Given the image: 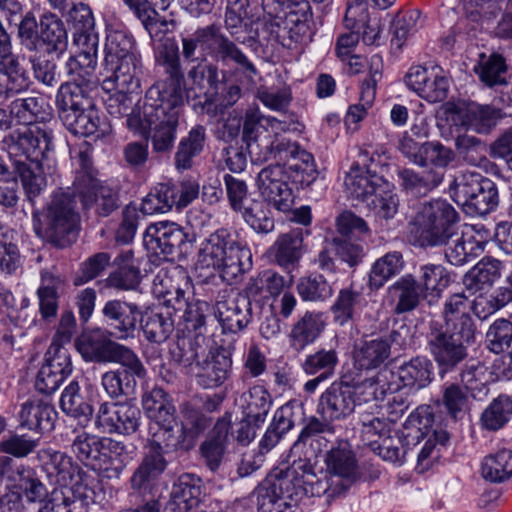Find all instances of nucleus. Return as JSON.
<instances>
[{"label": "nucleus", "instance_id": "obj_1", "mask_svg": "<svg viewBox=\"0 0 512 512\" xmlns=\"http://www.w3.org/2000/svg\"><path fill=\"white\" fill-rule=\"evenodd\" d=\"M392 377L393 372L384 368L359 383L351 384L346 377L332 383L320 397L319 411L322 417L338 420L350 415L357 405L382 400L398 389L397 384L390 382Z\"/></svg>", "mask_w": 512, "mask_h": 512}, {"label": "nucleus", "instance_id": "obj_2", "mask_svg": "<svg viewBox=\"0 0 512 512\" xmlns=\"http://www.w3.org/2000/svg\"><path fill=\"white\" fill-rule=\"evenodd\" d=\"M186 438L184 425L149 426L143 458L129 480L131 489L138 494L150 490L152 483L167 469L168 457L179 450L188 451L191 448Z\"/></svg>", "mask_w": 512, "mask_h": 512}, {"label": "nucleus", "instance_id": "obj_3", "mask_svg": "<svg viewBox=\"0 0 512 512\" xmlns=\"http://www.w3.org/2000/svg\"><path fill=\"white\" fill-rule=\"evenodd\" d=\"M35 233L57 248H66L76 242L80 231V215L76 198L68 188H57L50 195L42 211L33 212Z\"/></svg>", "mask_w": 512, "mask_h": 512}, {"label": "nucleus", "instance_id": "obj_4", "mask_svg": "<svg viewBox=\"0 0 512 512\" xmlns=\"http://www.w3.org/2000/svg\"><path fill=\"white\" fill-rule=\"evenodd\" d=\"M185 104L144 99L142 114L129 116V129L148 137L155 153H169L176 140L177 129Z\"/></svg>", "mask_w": 512, "mask_h": 512}, {"label": "nucleus", "instance_id": "obj_5", "mask_svg": "<svg viewBox=\"0 0 512 512\" xmlns=\"http://www.w3.org/2000/svg\"><path fill=\"white\" fill-rule=\"evenodd\" d=\"M251 252L239 235L227 228L217 229L202 243L198 262L203 267H212L221 273L226 282L232 284L251 266Z\"/></svg>", "mask_w": 512, "mask_h": 512}, {"label": "nucleus", "instance_id": "obj_6", "mask_svg": "<svg viewBox=\"0 0 512 512\" xmlns=\"http://www.w3.org/2000/svg\"><path fill=\"white\" fill-rule=\"evenodd\" d=\"M17 38L26 51L60 57L68 48V34L64 22L47 11L37 20L33 11H26L18 25Z\"/></svg>", "mask_w": 512, "mask_h": 512}, {"label": "nucleus", "instance_id": "obj_7", "mask_svg": "<svg viewBox=\"0 0 512 512\" xmlns=\"http://www.w3.org/2000/svg\"><path fill=\"white\" fill-rule=\"evenodd\" d=\"M459 215L445 200L421 203L409 221L410 236L420 247L442 246L443 241L458 228Z\"/></svg>", "mask_w": 512, "mask_h": 512}, {"label": "nucleus", "instance_id": "obj_8", "mask_svg": "<svg viewBox=\"0 0 512 512\" xmlns=\"http://www.w3.org/2000/svg\"><path fill=\"white\" fill-rule=\"evenodd\" d=\"M103 66L108 77L126 89L140 87L141 61L135 50V40L126 29L109 28L104 48Z\"/></svg>", "mask_w": 512, "mask_h": 512}, {"label": "nucleus", "instance_id": "obj_9", "mask_svg": "<svg viewBox=\"0 0 512 512\" xmlns=\"http://www.w3.org/2000/svg\"><path fill=\"white\" fill-rule=\"evenodd\" d=\"M158 53L166 78L152 85L144 99L185 104V77L177 43L174 39L166 38Z\"/></svg>", "mask_w": 512, "mask_h": 512}, {"label": "nucleus", "instance_id": "obj_10", "mask_svg": "<svg viewBox=\"0 0 512 512\" xmlns=\"http://www.w3.org/2000/svg\"><path fill=\"white\" fill-rule=\"evenodd\" d=\"M53 131L45 126H27L17 128L3 138L12 165L16 161L42 162L54 149Z\"/></svg>", "mask_w": 512, "mask_h": 512}, {"label": "nucleus", "instance_id": "obj_11", "mask_svg": "<svg viewBox=\"0 0 512 512\" xmlns=\"http://www.w3.org/2000/svg\"><path fill=\"white\" fill-rule=\"evenodd\" d=\"M112 362L118 363L120 367L102 374L101 386L104 391L112 399L132 395L137 385L136 378H143L146 375L141 360L130 349Z\"/></svg>", "mask_w": 512, "mask_h": 512}, {"label": "nucleus", "instance_id": "obj_12", "mask_svg": "<svg viewBox=\"0 0 512 512\" xmlns=\"http://www.w3.org/2000/svg\"><path fill=\"white\" fill-rule=\"evenodd\" d=\"M69 441L71 453L90 468L99 466V461L106 452H113L117 457L126 453V446L122 442L99 437L86 432L83 428H74Z\"/></svg>", "mask_w": 512, "mask_h": 512}, {"label": "nucleus", "instance_id": "obj_13", "mask_svg": "<svg viewBox=\"0 0 512 512\" xmlns=\"http://www.w3.org/2000/svg\"><path fill=\"white\" fill-rule=\"evenodd\" d=\"M289 175L279 163L263 168L257 175L256 185L263 200L281 212H288L294 205Z\"/></svg>", "mask_w": 512, "mask_h": 512}, {"label": "nucleus", "instance_id": "obj_14", "mask_svg": "<svg viewBox=\"0 0 512 512\" xmlns=\"http://www.w3.org/2000/svg\"><path fill=\"white\" fill-rule=\"evenodd\" d=\"M194 239L175 222L161 221L150 224L144 233L146 248L164 258L186 252V245Z\"/></svg>", "mask_w": 512, "mask_h": 512}, {"label": "nucleus", "instance_id": "obj_15", "mask_svg": "<svg viewBox=\"0 0 512 512\" xmlns=\"http://www.w3.org/2000/svg\"><path fill=\"white\" fill-rule=\"evenodd\" d=\"M427 342L441 375L453 371L468 356L467 347L444 331L437 321L429 325Z\"/></svg>", "mask_w": 512, "mask_h": 512}, {"label": "nucleus", "instance_id": "obj_16", "mask_svg": "<svg viewBox=\"0 0 512 512\" xmlns=\"http://www.w3.org/2000/svg\"><path fill=\"white\" fill-rule=\"evenodd\" d=\"M273 159L289 163V169L296 173L295 181L302 186H309L318 176L313 155L283 135H274Z\"/></svg>", "mask_w": 512, "mask_h": 512}, {"label": "nucleus", "instance_id": "obj_17", "mask_svg": "<svg viewBox=\"0 0 512 512\" xmlns=\"http://www.w3.org/2000/svg\"><path fill=\"white\" fill-rule=\"evenodd\" d=\"M141 417L140 409L129 401L104 402L99 406L95 426L105 433L131 435L138 430Z\"/></svg>", "mask_w": 512, "mask_h": 512}, {"label": "nucleus", "instance_id": "obj_18", "mask_svg": "<svg viewBox=\"0 0 512 512\" xmlns=\"http://www.w3.org/2000/svg\"><path fill=\"white\" fill-rule=\"evenodd\" d=\"M446 110L457 116V121L461 126L478 134L490 133L499 120L511 114V112H506L496 106L495 101L492 104L469 102L456 105L447 103Z\"/></svg>", "mask_w": 512, "mask_h": 512}, {"label": "nucleus", "instance_id": "obj_19", "mask_svg": "<svg viewBox=\"0 0 512 512\" xmlns=\"http://www.w3.org/2000/svg\"><path fill=\"white\" fill-rule=\"evenodd\" d=\"M17 475L12 489L0 497V505L7 506V511L18 510L23 498L28 503H42L51 495L32 467L24 464L18 465Z\"/></svg>", "mask_w": 512, "mask_h": 512}, {"label": "nucleus", "instance_id": "obj_20", "mask_svg": "<svg viewBox=\"0 0 512 512\" xmlns=\"http://www.w3.org/2000/svg\"><path fill=\"white\" fill-rule=\"evenodd\" d=\"M75 347L87 362L112 363V360L131 348L113 341L110 333L102 329L83 332L77 337Z\"/></svg>", "mask_w": 512, "mask_h": 512}, {"label": "nucleus", "instance_id": "obj_21", "mask_svg": "<svg viewBox=\"0 0 512 512\" xmlns=\"http://www.w3.org/2000/svg\"><path fill=\"white\" fill-rule=\"evenodd\" d=\"M214 315L224 332L238 333L252 320L251 300L243 292L222 295L216 301Z\"/></svg>", "mask_w": 512, "mask_h": 512}, {"label": "nucleus", "instance_id": "obj_22", "mask_svg": "<svg viewBox=\"0 0 512 512\" xmlns=\"http://www.w3.org/2000/svg\"><path fill=\"white\" fill-rule=\"evenodd\" d=\"M306 468V464L294 462L292 466L275 472L266 481L280 496H283L286 502H297L303 496L313 494L312 489L308 487L310 483L308 478L314 475L307 472Z\"/></svg>", "mask_w": 512, "mask_h": 512}, {"label": "nucleus", "instance_id": "obj_23", "mask_svg": "<svg viewBox=\"0 0 512 512\" xmlns=\"http://www.w3.org/2000/svg\"><path fill=\"white\" fill-rule=\"evenodd\" d=\"M72 191L83 210L93 209L98 216L107 217L119 208V193L106 182L97 180L88 186L82 184L80 189Z\"/></svg>", "mask_w": 512, "mask_h": 512}, {"label": "nucleus", "instance_id": "obj_24", "mask_svg": "<svg viewBox=\"0 0 512 512\" xmlns=\"http://www.w3.org/2000/svg\"><path fill=\"white\" fill-rule=\"evenodd\" d=\"M187 76L190 81L187 94L193 93L196 98H204V104H212L217 100L223 82L219 79V69L215 64L200 61L189 69Z\"/></svg>", "mask_w": 512, "mask_h": 512}, {"label": "nucleus", "instance_id": "obj_25", "mask_svg": "<svg viewBox=\"0 0 512 512\" xmlns=\"http://www.w3.org/2000/svg\"><path fill=\"white\" fill-rule=\"evenodd\" d=\"M308 234L309 230L302 227L280 234L269 249L274 262L288 271L295 269L304 253V236Z\"/></svg>", "mask_w": 512, "mask_h": 512}, {"label": "nucleus", "instance_id": "obj_26", "mask_svg": "<svg viewBox=\"0 0 512 512\" xmlns=\"http://www.w3.org/2000/svg\"><path fill=\"white\" fill-rule=\"evenodd\" d=\"M209 56L223 65H236L243 73L251 76L257 73L254 64L247 58L236 45L237 41L231 40L221 32L220 26L214 24Z\"/></svg>", "mask_w": 512, "mask_h": 512}, {"label": "nucleus", "instance_id": "obj_27", "mask_svg": "<svg viewBox=\"0 0 512 512\" xmlns=\"http://www.w3.org/2000/svg\"><path fill=\"white\" fill-rule=\"evenodd\" d=\"M232 360L224 350H209L202 361H197L195 376L198 385L205 389L221 386L230 373Z\"/></svg>", "mask_w": 512, "mask_h": 512}, {"label": "nucleus", "instance_id": "obj_28", "mask_svg": "<svg viewBox=\"0 0 512 512\" xmlns=\"http://www.w3.org/2000/svg\"><path fill=\"white\" fill-rule=\"evenodd\" d=\"M105 322L117 332L118 339L133 336L141 311L137 304L118 299L109 300L102 308Z\"/></svg>", "mask_w": 512, "mask_h": 512}, {"label": "nucleus", "instance_id": "obj_29", "mask_svg": "<svg viewBox=\"0 0 512 512\" xmlns=\"http://www.w3.org/2000/svg\"><path fill=\"white\" fill-rule=\"evenodd\" d=\"M202 496V480L194 474L183 473L172 485L170 509L173 512H189L200 504Z\"/></svg>", "mask_w": 512, "mask_h": 512}, {"label": "nucleus", "instance_id": "obj_30", "mask_svg": "<svg viewBox=\"0 0 512 512\" xmlns=\"http://www.w3.org/2000/svg\"><path fill=\"white\" fill-rule=\"evenodd\" d=\"M424 297L421 284L410 274L402 276L387 289V299L396 314L413 311Z\"/></svg>", "mask_w": 512, "mask_h": 512}, {"label": "nucleus", "instance_id": "obj_31", "mask_svg": "<svg viewBox=\"0 0 512 512\" xmlns=\"http://www.w3.org/2000/svg\"><path fill=\"white\" fill-rule=\"evenodd\" d=\"M65 128L73 135L102 138L110 133V126L100 118L96 105L77 110L59 118Z\"/></svg>", "mask_w": 512, "mask_h": 512}, {"label": "nucleus", "instance_id": "obj_32", "mask_svg": "<svg viewBox=\"0 0 512 512\" xmlns=\"http://www.w3.org/2000/svg\"><path fill=\"white\" fill-rule=\"evenodd\" d=\"M58 413L55 407L43 399H29L22 404L19 421L20 425L29 430L41 433L54 429Z\"/></svg>", "mask_w": 512, "mask_h": 512}, {"label": "nucleus", "instance_id": "obj_33", "mask_svg": "<svg viewBox=\"0 0 512 512\" xmlns=\"http://www.w3.org/2000/svg\"><path fill=\"white\" fill-rule=\"evenodd\" d=\"M445 246L446 260L454 266H462L474 260L484 250V243L478 241L473 235L454 230L442 243Z\"/></svg>", "mask_w": 512, "mask_h": 512}, {"label": "nucleus", "instance_id": "obj_34", "mask_svg": "<svg viewBox=\"0 0 512 512\" xmlns=\"http://www.w3.org/2000/svg\"><path fill=\"white\" fill-rule=\"evenodd\" d=\"M385 184L383 177L359 165H353L344 179L348 197L362 201L374 195Z\"/></svg>", "mask_w": 512, "mask_h": 512}, {"label": "nucleus", "instance_id": "obj_35", "mask_svg": "<svg viewBox=\"0 0 512 512\" xmlns=\"http://www.w3.org/2000/svg\"><path fill=\"white\" fill-rule=\"evenodd\" d=\"M55 103L59 118L95 104L90 95L89 85L84 80L62 83L57 91Z\"/></svg>", "mask_w": 512, "mask_h": 512}, {"label": "nucleus", "instance_id": "obj_36", "mask_svg": "<svg viewBox=\"0 0 512 512\" xmlns=\"http://www.w3.org/2000/svg\"><path fill=\"white\" fill-rule=\"evenodd\" d=\"M208 348V339L205 334L187 335L178 337L171 345L169 353L172 361L183 368L197 365L200 357H204Z\"/></svg>", "mask_w": 512, "mask_h": 512}, {"label": "nucleus", "instance_id": "obj_37", "mask_svg": "<svg viewBox=\"0 0 512 512\" xmlns=\"http://www.w3.org/2000/svg\"><path fill=\"white\" fill-rule=\"evenodd\" d=\"M397 175L402 190L413 196L426 195L443 180V173L432 168L421 172L411 168H402L397 171Z\"/></svg>", "mask_w": 512, "mask_h": 512}, {"label": "nucleus", "instance_id": "obj_38", "mask_svg": "<svg viewBox=\"0 0 512 512\" xmlns=\"http://www.w3.org/2000/svg\"><path fill=\"white\" fill-rule=\"evenodd\" d=\"M206 142V129L202 125L191 128L187 136L181 138L174 155V165L177 171L189 170L194 165V159L200 156Z\"/></svg>", "mask_w": 512, "mask_h": 512}, {"label": "nucleus", "instance_id": "obj_39", "mask_svg": "<svg viewBox=\"0 0 512 512\" xmlns=\"http://www.w3.org/2000/svg\"><path fill=\"white\" fill-rule=\"evenodd\" d=\"M389 357L388 342L380 336L361 340L353 351L354 365L359 369H377L381 367Z\"/></svg>", "mask_w": 512, "mask_h": 512}, {"label": "nucleus", "instance_id": "obj_40", "mask_svg": "<svg viewBox=\"0 0 512 512\" xmlns=\"http://www.w3.org/2000/svg\"><path fill=\"white\" fill-rule=\"evenodd\" d=\"M17 173V179L21 181V185L27 201L32 205L36 199L45 191L47 187V178L43 172L42 162L31 163L16 161L12 165Z\"/></svg>", "mask_w": 512, "mask_h": 512}, {"label": "nucleus", "instance_id": "obj_41", "mask_svg": "<svg viewBox=\"0 0 512 512\" xmlns=\"http://www.w3.org/2000/svg\"><path fill=\"white\" fill-rule=\"evenodd\" d=\"M480 474L486 482H508L512 478V450L503 448L486 455L481 462Z\"/></svg>", "mask_w": 512, "mask_h": 512}, {"label": "nucleus", "instance_id": "obj_42", "mask_svg": "<svg viewBox=\"0 0 512 512\" xmlns=\"http://www.w3.org/2000/svg\"><path fill=\"white\" fill-rule=\"evenodd\" d=\"M286 281L282 275L271 269L259 272L247 282L243 293L249 300L265 299L278 296L284 289Z\"/></svg>", "mask_w": 512, "mask_h": 512}, {"label": "nucleus", "instance_id": "obj_43", "mask_svg": "<svg viewBox=\"0 0 512 512\" xmlns=\"http://www.w3.org/2000/svg\"><path fill=\"white\" fill-rule=\"evenodd\" d=\"M324 329L320 313L306 312L292 327L289 339L295 351H302L312 344Z\"/></svg>", "mask_w": 512, "mask_h": 512}, {"label": "nucleus", "instance_id": "obj_44", "mask_svg": "<svg viewBox=\"0 0 512 512\" xmlns=\"http://www.w3.org/2000/svg\"><path fill=\"white\" fill-rule=\"evenodd\" d=\"M378 64L379 59L377 57H373L371 65H376V68L374 70L371 69L369 76L362 82L359 103L349 107L345 117L346 123H358L365 117L367 109L372 106L376 96V85L381 79Z\"/></svg>", "mask_w": 512, "mask_h": 512}, {"label": "nucleus", "instance_id": "obj_45", "mask_svg": "<svg viewBox=\"0 0 512 512\" xmlns=\"http://www.w3.org/2000/svg\"><path fill=\"white\" fill-rule=\"evenodd\" d=\"M404 268L403 255L399 251L387 252L378 258L371 266L368 286L371 290H379L392 277L398 275Z\"/></svg>", "mask_w": 512, "mask_h": 512}, {"label": "nucleus", "instance_id": "obj_46", "mask_svg": "<svg viewBox=\"0 0 512 512\" xmlns=\"http://www.w3.org/2000/svg\"><path fill=\"white\" fill-rule=\"evenodd\" d=\"M140 324L146 339L153 343L165 342L174 330V321L169 313L157 309L141 312Z\"/></svg>", "mask_w": 512, "mask_h": 512}, {"label": "nucleus", "instance_id": "obj_47", "mask_svg": "<svg viewBox=\"0 0 512 512\" xmlns=\"http://www.w3.org/2000/svg\"><path fill=\"white\" fill-rule=\"evenodd\" d=\"M9 108L17 123L24 127L38 126L36 123L44 121L48 115L46 103L39 96L16 98L9 104Z\"/></svg>", "mask_w": 512, "mask_h": 512}, {"label": "nucleus", "instance_id": "obj_48", "mask_svg": "<svg viewBox=\"0 0 512 512\" xmlns=\"http://www.w3.org/2000/svg\"><path fill=\"white\" fill-rule=\"evenodd\" d=\"M0 74L10 87L14 96L28 89L30 85L29 72L19 55L10 52L0 58Z\"/></svg>", "mask_w": 512, "mask_h": 512}, {"label": "nucleus", "instance_id": "obj_49", "mask_svg": "<svg viewBox=\"0 0 512 512\" xmlns=\"http://www.w3.org/2000/svg\"><path fill=\"white\" fill-rule=\"evenodd\" d=\"M103 87L107 90H117V92L110 96L106 102V108L110 115L116 118L127 116L128 120L130 115L138 113L139 111L142 113V106L137 109L133 108L134 100L131 95L140 87H135L133 89L122 88L113 80V77L108 76L103 80Z\"/></svg>", "mask_w": 512, "mask_h": 512}, {"label": "nucleus", "instance_id": "obj_50", "mask_svg": "<svg viewBox=\"0 0 512 512\" xmlns=\"http://www.w3.org/2000/svg\"><path fill=\"white\" fill-rule=\"evenodd\" d=\"M325 461L330 474L343 478L348 482H354L357 479V461L347 444L331 449Z\"/></svg>", "mask_w": 512, "mask_h": 512}, {"label": "nucleus", "instance_id": "obj_51", "mask_svg": "<svg viewBox=\"0 0 512 512\" xmlns=\"http://www.w3.org/2000/svg\"><path fill=\"white\" fill-rule=\"evenodd\" d=\"M502 268L500 260L484 257L464 276L463 283L469 290H480L481 285H491L497 280L501 275Z\"/></svg>", "mask_w": 512, "mask_h": 512}, {"label": "nucleus", "instance_id": "obj_52", "mask_svg": "<svg viewBox=\"0 0 512 512\" xmlns=\"http://www.w3.org/2000/svg\"><path fill=\"white\" fill-rule=\"evenodd\" d=\"M431 368L432 364L428 359L415 357L399 367L398 378L404 386L419 390L431 382Z\"/></svg>", "mask_w": 512, "mask_h": 512}, {"label": "nucleus", "instance_id": "obj_53", "mask_svg": "<svg viewBox=\"0 0 512 512\" xmlns=\"http://www.w3.org/2000/svg\"><path fill=\"white\" fill-rule=\"evenodd\" d=\"M175 193L174 183L157 184L142 200L140 211L147 215L170 211L176 206Z\"/></svg>", "mask_w": 512, "mask_h": 512}, {"label": "nucleus", "instance_id": "obj_54", "mask_svg": "<svg viewBox=\"0 0 512 512\" xmlns=\"http://www.w3.org/2000/svg\"><path fill=\"white\" fill-rule=\"evenodd\" d=\"M512 415V395H499L481 414V427L487 431H498L510 420Z\"/></svg>", "mask_w": 512, "mask_h": 512}, {"label": "nucleus", "instance_id": "obj_55", "mask_svg": "<svg viewBox=\"0 0 512 512\" xmlns=\"http://www.w3.org/2000/svg\"><path fill=\"white\" fill-rule=\"evenodd\" d=\"M486 177L474 171H465L455 176L449 190L452 199L463 209L473 199Z\"/></svg>", "mask_w": 512, "mask_h": 512}, {"label": "nucleus", "instance_id": "obj_56", "mask_svg": "<svg viewBox=\"0 0 512 512\" xmlns=\"http://www.w3.org/2000/svg\"><path fill=\"white\" fill-rule=\"evenodd\" d=\"M339 357L335 349H319L306 356L301 367L308 375H321L323 378H331L338 365Z\"/></svg>", "mask_w": 512, "mask_h": 512}, {"label": "nucleus", "instance_id": "obj_57", "mask_svg": "<svg viewBox=\"0 0 512 512\" xmlns=\"http://www.w3.org/2000/svg\"><path fill=\"white\" fill-rule=\"evenodd\" d=\"M37 456L48 467L49 473L56 475L59 487H62V484H68L72 480L74 471L72 458L64 452L45 448L39 450Z\"/></svg>", "mask_w": 512, "mask_h": 512}, {"label": "nucleus", "instance_id": "obj_58", "mask_svg": "<svg viewBox=\"0 0 512 512\" xmlns=\"http://www.w3.org/2000/svg\"><path fill=\"white\" fill-rule=\"evenodd\" d=\"M455 155L465 163L473 166L486 167L489 160L485 156V144L473 135L462 134L455 138Z\"/></svg>", "mask_w": 512, "mask_h": 512}, {"label": "nucleus", "instance_id": "obj_59", "mask_svg": "<svg viewBox=\"0 0 512 512\" xmlns=\"http://www.w3.org/2000/svg\"><path fill=\"white\" fill-rule=\"evenodd\" d=\"M507 69L505 58L498 53H493L476 66L474 71L482 83L492 88L508 84Z\"/></svg>", "mask_w": 512, "mask_h": 512}, {"label": "nucleus", "instance_id": "obj_60", "mask_svg": "<svg viewBox=\"0 0 512 512\" xmlns=\"http://www.w3.org/2000/svg\"><path fill=\"white\" fill-rule=\"evenodd\" d=\"M460 382L473 398H481L488 393L486 367L477 359H470L464 364Z\"/></svg>", "mask_w": 512, "mask_h": 512}, {"label": "nucleus", "instance_id": "obj_61", "mask_svg": "<svg viewBox=\"0 0 512 512\" xmlns=\"http://www.w3.org/2000/svg\"><path fill=\"white\" fill-rule=\"evenodd\" d=\"M265 201L252 200L240 213L244 221L257 233L268 234L274 230L275 222Z\"/></svg>", "mask_w": 512, "mask_h": 512}, {"label": "nucleus", "instance_id": "obj_62", "mask_svg": "<svg viewBox=\"0 0 512 512\" xmlns=\"http://www.w3.org/2000/svg\"><path fill=\"white\" fill-rule=\"evenodd\" d=\"M61 410L74 418L89 417L93 413L92 406L84 400L77 380L71 381L63 390L60 398Z\"/></svg>", "mask_w": 512, "mask_h": 512}, {"label": "nucleus", "instance_id": "obj_63", "mask_svg": "<svg viewBox=\"0 0 512 512\" xmlns=\"http://www.w3.org/2000/svg\"><path fill=\"white\" fill-rule=\"evenodd\" d=\"M22 268V256L18 246L12 241L11 232L0 225V271L13 275Z\"/></svg>", "mask_w": 512, "mask_h": 512}, {"label": "nucleus", "instance_id": "obj_64", "mask_svg": "<svg viewBox=\"0 0 512 512\" xmlns=\"http://www.w3.org/2000/svg\"><path fill=\"white\" fill-rule=\"evenodd\" d=\"M258 512H292V503L286 502L266 480L253 492Z\"/></svg>", "mask_w": 512, "mask_h": 512}]
</instances>
